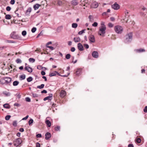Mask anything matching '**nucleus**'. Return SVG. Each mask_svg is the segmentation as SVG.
Returning <instances> with one entry per match:
<instances>
[{
	"label": "nucleus",
	"mask_w": 147,
	"mask_h": 147,
	"mask_svg": "<svg viewBox=\"0 0 147 147\" xmlns=\"http://www.w3.org/2000/svg\"><path fill=\"white\" fill-rule=\"evenodd\" d=\"M25 100L26 101L28 102H30L31 101V99L30 98L28 97H27L26 98Z\"/></svg>",
	"instance_id": "nucleus-45"
},
{
	"label": "nucleus",
	"mask_w": 147,
	"mask_h": 147,
	"mask_svg": "<svg viewBox=\"0 0 147 147\" xmlns=\"http://www.w3.org/2000/svg\"><path fill=\"white\" fill-rule=\"evenodd\" d=\"M136 142L137 143H139L141 142V140L140 138H138L136 140Z\"/></svg>",
	"instance_id": "nucleus-53"
},
{
	"label": "nucleus",
	"mask_w": 147,
	"mask_h": 147,
	"mask_svg": "<svg viewBox=\"0 0 147 147\" xmlns=\"http://www.w3.org/2000/svg\"><path fill=\"white\" fill-rule=\"evenodd\" d=\"M36 147H40V145L38 142H37L36 144Z\"/></svg>",
	"instance_id": "nucleus-62"
},
{
	"label": "nucleus",
	"mask_w": 147,
	"mask_h": 147,
	"mask_svg": "<svg viewBox=\"0 0 147 147\" xmlns=\"http://www.w3.org/2000/svg\"><path fill=\"white\" fill-rule=\"evenodd\" d=\"M40 6V5L38 3H36L33 6V8L34 10H36L38 9Z\"/></svg>",
	"instance_id": "nucleus-15"
},
{
	"label": "nucleus",
	"mask_w": 147,
	"mask_h": 147,
	"mask_svg": "<svg viewBox=\"0 0 147 147\" xmlns=\"http://www.w3.org/2000/svg\"><path fill=\"white\" fill-rule=\"evenodd\" d=\"M84 46L85 48H86V49H88L89 47V46L88 45L86 44H84Z\"/></svg>",
	"instance_id": "nucleus-50"
},
{
	"label": "nucleus",
	"mask_w": 147,
	"mask_h": 147,
	"mask_svg": "<svg viewBox=\"0 0 147 147\" xmlns=\"http://www.w3.org/2000/svg\"><path fill=\"white\" fill-rule=\"evenodd\" d=\"M46 47L47 48H50V49L51 50H53L54 49V48L52 46H47V45L46 46Z\"/></svg>",
	"instance_id": "nucleus-48"
},
{
	"label": "nucleus",
	"mask_w": 147,
	"mask_h": 147,
	"mask_svg": "<svg viewBox=\"0 0 147 147\" xmlns=\"http://www.w3.org/2000/svg\"><path fill=\"white\" fill-rule=\"evenodd\" d=\"M88 38L90 42L94 43L95 42V38L93 35H90Z\"/></svg>",
	"instance_id": "nucleus-6"
},
{
	"label": "nucleus",
	"mask_w": 147,
	"mask_h": 147,
	"mask_svg": "<svg viewBox=\"0 0 147 147\" xmlns=\"http://www.w3.org/2000/svg\"><path fill=\"white\" fill-rule=\"evenodd\" d=\"M55 72L56 73V75L57 74L58 76H61V77H67L70 74V73H67V75H61L59 72L57 71H55Z\"/></svg>",
	"instance_id": "nucleus-18"
},
{
	"label": "nucleus",
	"mask_w": 147,
	"mask_h": 147,
	"mask_svg": "<svg viewBox=\"0 0 147 147\" xmlns=\"http://www.w3.org/2000/svg\"><path fill=\"white\" fill-rule=\"evenodd\" d=\"M3 94H4L6 96H10L11 95V94L10 92H7L6 91L3 92Z\"/></svg>",
	"instance_id": "nucleus-20"
},
{
	"label": "nucleus",
	"mask_w": 147,
	"mask_h": 147,
	"mask_svg": "<svg viewBox=\"0 0 147 147\" xmlns=\"http://www.w3.org/2000/svg\"><path fill=\"white\" fill-rule=\"evenodd\" d=\"M41 93H47V91L45 90H43L41 91Z\"/></svg>",
	"instance_id": "nucleus-63"
},
{
	"label": "nucleus",
	"mask_w": 147,
	"mask_h": 147,
	"mask_svg": "<svg viewBox=\"0 0 147 147\" xmlns=\"http://www.w3.org/2000/svg\"><path fill=\"white\" fill-rule=\"evenodd\" d=\"M71 4L73 5L76 6L78 4V2L76 0H73L71 1Z\"/></svg>",
	"instance_id": "nucleus-19"
},
{
	"label": "nucleus",
	"mask_w": 147,
	"mask_h": 147,
	"mask_svg": "<svg viewBox=\"0 0 147 147\" xmlns=\"http://www.w3.org/2000/svg\"><path fill=\"white\" fill-rule=\"evenodd\" d=\"M75 50V49L74 47H72L71 49V51L72 52H74Z\"/></svg>",
	"instance_id": "nucleus-57"
},
{
	"label": "nucleus",
	"mask_w": 147,
	"mask_h": 147,
	"mask_svg": "<svg viewBox=\"0 0 147 147\" xmlns=\"http://www.w3.org/2000/svg\"><path fill=\"white\" fill-rule=\"evenodd\" d=\"M20 78H21L22 80H24L26 78V76L25 74L21 75L20 76Z\"/></svg>",
	"instance_id": "nucleus-33"
},
{
	"label": "nucleus",
	"mask_w": 147,
	"mask_h": 147,
	"mask_svg": "<svg viewBox=\"0 0 147 147\" xmlns=\"http://www.w3.org/2000/svg\"><path fill=\"white\" fill-rule=\"evenodd\" d=\"M92 56L95 58H97L98 57V53L96 51H94L92 53Z\"/></svg>",
	"instance_id": "nucleus-12"
},
{
	"label": "nucleus",
	"mask_w": 147,
	"mask_h": 147,
	"mask_svg": "<svg viewBox=\"0 0 147 147\" xmlns=\"http://www.w3.org/2000/svg\"><path fill=\"white\" fill-rule=\"evenodd\" d=\"M74 40L75 42H79L80 40V39L79 37H75L74 39Z\"/></svg>",
	"instance_id": "nucleus-23"
},
{
	"label": "nucleus",
	"mask_w": 147,
	"mask_h": 147,
	"mask_svg": "<svg viewBox=\"0 0 147 147\" xmlns=\"http://www.w3.org/2000/svg\"><path fill=\"white\" fill-rule=\"evenodd\" d=\"M112 8L114 10H117L120 8V5L116 2L111 5Z\"/></svg>",
	"instance_id": "nucleus-5"
},
{
	"label": "nucleus",
	"mask_w": 147,
	"mask_h": 147,
	"mask_svg": "<svg viewBox=\"0 0 147 147\" xmlns=\"http://www.w3.org/2000/svg\"><path fill=\"white\" fill-rule=\"evenodd\" d=\"M36 30V28L35 27H33L31 30V31L32 33L35 32Z\"/></svg>",
	"instance_id": "nucleus-40"
},
{
	"label": "nucleus",
	"mask_w": 147,
	"mask_h": 147,
	"mask_svg": "<svg viewBox=\"0 0 147 147\" xmlns=\"http://www.w3.org/2000/svg\"><path fill=\"white\" fill-rule=\"evenodd\" d=\"M3 107L4 108H6V109H9L10 108V107L9 105L8 104H5L3 105Z\"/></svg>",
	"instance_id": "nucleus-26"
},
{
	"label": "nucleus",
	"mask_w": 147,
	"mask_h": 147,
	"mask_svg": "<svg viewBox=\"0 0 147 147\" xmlns=\"http://www.w3.org/2000/svg\"><path fill=\"white\" fill-rule=\"evenodd\" d=\"M5 18L7 20H10L11 18V17L10 15L7 14L5 16Z\"/></svg>",
	"instance_id": "nucleus-29"
},
{
	"label": "nucleus",
	"mask_w": 147,
	"mask_h": 147,
	"mask_svg": "<svg viewBox=\"0 0 147 147\" xmlns=\"http://www.w3.org/2000/svg\"><path fill=\"white\" fill-rule=\"evenodd\" d=\"M41 74L42 76H44L45 74V72L44 71H42L41 72Z\"/></svg>",
	"instance_id": "nucleus-60"
},
{
	"label": "nucleus",
	"mask_w": 147,
	"mask_h": 147,
	"mask_svg": "<svg viewBox=\"0 0 147 147\" xmlns=\"http://www.w3.org/2000/svg\"><path fill=\"white\" fill-rule=\"evenodd\" d=\"M71 57V55L69 54H67L65 55V58L67 59H69Z\"/></svg>",
	"instance_id": "nucleus-34"
},
{
	"label": "nucleus",
	"mask_w": 147,
	"mask_h": 147,
	"mask_svg": "<svg viewBox=\"0 0 147 147\" xmlns=\"http://www.w3.org/2000/svg\"><path fill=\"white\" fill-rule=\"evenodd\" d=\"M145 50L144 49H137L136 50V51L138 53H141L145 51Z\"/></svg>",
	"instance_id": "nucleus-24"
},
{
	"label": "nucleus",
	"mask_w": 147,
	"mask_h": 147,
	"mask_svg": "<svg viewBox=\"0 0 147 147\" xmlns=\"http://www.w3.org/2000/svg\"><path fill=\"white\" fill-rule=\"evenodd\" d=\"M29 60L30 62H32V63H34L35 61V59L32 58H30L29 59Z\"/></svg>",
	"instance_id": "nucleus-38"
},
{
	"label": "nucleus",
	"mask_w": 147,
	"mask_h": 147,
	"mask_svg": "<svg viewBox=\"0 0 147 147\" xmlns=\"http://www.w3.org/2000/svg\"><path fill=\"white\" fill-rule=\"evenodd\" d=\"M45 139L48 140L51 137V134L50 133L47 132L45 134Z\"/></svg>",
	"instance_id": "nucleus-10"
},
{
	"label": "nucleus",
	"mask_w": 147,
	"mask_h": 147,
	"mask_svg": "<svg viewBox=\"0 0 147 147\" xmlns=\"http://www.w3.org/2000/svg\"><path fill=\"white\" fill-rule=\"evenodd\" d=\"M29 116L28 115H27L26 117L23 118L22 119V120H26L28 118V117Z\"/></svg>",
	"instance_id": "nucleus-55"
},
{
	"label": "nucleus",
	"mask_w": 147,
	"mask_h": 147,
	"mask_svg": "<svg viewBox=\"0 0 147 147\" xmlns=\"http://www.w3.org/2000/svg\"><path fill=\"white\" fill-rule=\"evenodd\" d=\"M19 83V82L18 81H15L13 82V85L14 86H17Z\"/></svg>",
	"instance_id": "nucleus-25"
},
{
	"label": "nucleus",
	"mask_w": 147,
	"mask_h": 147,
	"mask_svg": "<svg viewBox=\"0 0 147 147\" xmlns=\"http://www.w3.org/2000/svg\"><path fill=\"white\" fill-rule=\"evenodd\" d=\"M22 142V140L20 138H18L14 141V145L17 146H18Z\"/></svg>",
	"instance_id": "nucleus-4"
},
{
	"label": "nucleus",
	"mask_w": 147,
	"mask_h": 147,
	"mask_svg": "<svg viewBox=\"0 0 147 147\" xmlns=\"http://www.w3.org/2000/svg\"><path fill=\"white\" fill-rule=\"evenodd\" d=\"M36 137L37 138H40L42 137V135L40 134H38L36 135Z\"/></svg>",
	"instance_id": "nucleus-51"
},
{
	"label": "nucleus",
	"mask_w": 147,
	"mask_h": 147,
	"mask_svg": "<svg viewBox=\"0 0 147 147\" xmlns=\"http://www.w3.org/2000/svg\"><path fill=\"white\" fill-rule=\"evenodd\" d=\"M53 96V94H49V95L48 96L45 98H44L43 100L44 101H46L47 100H51L52 99Z\"/></svg>",
	"instance_id": "nucleus-7"
},
{
	"label": "nucleus",
	"mask_w": 147,
	"mask_h": 147,
	"mask_svg": "<svg viewBox=\"0 0 147 147\" xmlns=\"http://www.w3.org/2000/svg\"><path fill=\"white\" fill-rule=\"evenodd\" d=\"M17 125V122L16 121H14L13 123V125L14 126H16Z\"/></svg>",
	"instance_id": "nucleus-64"
},
{
	"label": "nucleus",
	"mask_w": 147,
	"mask_h": 147,
	"mask_svg": "<svg viewBox=\"0 0 147 147\" xmlns=\"http://www.w3.org/2000/svg\"><path fill=\"white\" fill-rule=\"evenodd\" d=\"M56 75V73L55 72V71L52 73H50L49 74V76L50 77H52L53 76H55Z\"/></svg>",
	"instance_id": "nucleus-28"
},
{
	"label": "nucleus",
	"mask_w": 147,
	"mask_h": 147,
	"mask_svg": "<svg viewBox=\"0 0 147 147\" xmlns=\"http://www.w3.org/2000/svg\"><path fill=\"white\" fill-rule=\"evenodd\" d=\"M132 33L130 32L127 34L125 36V38L124 42L126 43H130L132 39Z\"/></svg>",
	"instance_id": "nucleus-2"
},
{
	"label": "nucleus",
	"mask_w": 147,
	"mask_h": 147,
	"mask_svg": "<svg viewBox=\"0 0 147 147\" xmlns=\"http://www.w3.org/2000/svg\"><path fill=\"white\" fill-rule=\"evenodd\" d=\"M15 0H11L10 1V3L12 5H13L15 3Z\"/></svg>",
	"instance_id": "nucleus-56"
},
{
	"label": "nucleus",
	"mask_w": 147,
	"mask_h": 147,
	"mask_svg": "<svg viewBox=\"0 0 147 147\" xmlns=\"http://www.w3.org/2000/svg\"><path fill=\"white\" fill-rule=\"evenodd\" d=\"M16 62L17 63H19L22 62V61L20 59H18L16 60Z\"/></svg>",
	"instance_id": "nucleus-47"
},
{
	"label": "nucleus",
	"mask_w": 147,
	"mask_h": 147,
	"mask_svg": "<svg viewBox=\"0 0 147 147\" xmlns=\"http://www.w3.org/2000/svg\"><path fill=\"white\" fill-rule=\"evenodd\" d=\"M22 35L24 36H25L26 34V32L25 30H24L22 32Z\"/></svg>",
	"instance_id": "nucleus-46"
},
{
	"label": "nucleus",
	"mask_w": 147,
	"mask_h": 147,
	"mask_svg": "<svg viewBox=\"0 0 147 147\" xmlns=\"http://www.w3.org/2000/svg\"><path fill=\"white\" fill-rule=\"evenodd\" d=\"M33 119H31L29 120L28 121V124L30 125H32V124L33 123Z\"/></svg>",
	"instance_id": "nucleus-35"
},
{
	"label": "nucleus",
	"mask_w": 147,
	"mask_h": 147,
	"mask_svg": "<svg viewBox=\"0 0 147 147\" xmlns=\"http://www.w3.org/2000/svg\"><path fill=\"white\" fill-rule=\"evenodd\" d=\"M11 8L9 6H7L6 8V10L7 11H10Z\"/></svg>",
	"instance_id": "nucleus-54"
},
{
	"label": "nucleus",
	"mask_w": 147,
	"mask_h": 147,
	"mask_svg": "<svg viewBox=\"0 0 147 147\" xmlns=\"http://www.w3.org/2000/svg\"><path fill=\"white\" fill-rule=\"evenodd\" d=\"M60 127L59 126H57L55 128V130L56 131H60Z\"/></svg>",
	"instance_id": "nucleus-41"
},
{
	"label": "nucleus",
	"mask_w": 147,
	"mask_h": 147,
	"mask_svg": "<svg viewBox=\"0 0 147 147\" xmlns=\"http://www.w3.org/2000/svg\"><path fill=\"white\" fill-rule=\"evenodd\" d=\"M101 26L99 28L98 34L100 36H103V35L105 33L106 28L103 22L101 23Z\"/></svg>",
	"instance_id": "nucleus-1"
},
{
	"label": "nucleus",
	"mask_w": 147,
	"mask_h": 147,
	"mask_svg": "<svg viewBox=\"0 0 147 147\" xmlns=\"http://www.w3.org/2000/svg\"><path fill=\"white\" fill-rule=\"evenodd\" d=\"M85 29L82 30L81 31L79 32L78 33V34L79 35H81L83 33H84L85 32Z\"/></svg>",
	"instance_id": "nucleus-36"
},
{
	"label": "nucleus",
	"mask_w": 147,
	"mask_h": 147,
	"mask_svg": "<svg viewBox=\"0 0 147 147\" xmlns=\"http://www.w3.org/2000/svg\"><path fill=\"white\" fill-rule=\"evenodd\" d=\"M24 69L26 71H27L29 73H31L32 71V69L31 67L26 66L24 68Z\"/></svg>",
	"instance_id": "nucleus-13"
},
{
	"label": "nucleus",
	"mask_w": 147,
	"mask_h": 147,
	"mask_svg": "<svg viewBox=\"0 0 147 147\" xmlns=\"http://www.w3.org/2000/svg\"><path fill=\"white\" fill-rule=\"evenodd\" d=\"M5 81L6 85L7 84L11 81V79L10 77H5Z\"/></svg>",
	"instance_id": "nucleus-11"
},
{
	"label": "nucleus",
	"mask_w": 147,
	"mask_h": 147,
	"mask_svg": "<svg viewBox=\"0 0 147 147\" xmlns=\"http://www.w3.org/2000/svg\"><path fill=\"white\" fill-rule=\"evenodd\" d=\"M7 47L6 46H4L0 47V51H2L3 50L7 48Z\"/></svg>",
	"instance_id": "nucleus-37"
},
{
	"label": "nucleus",
	"mask_w": 147,
	"mask_h": 147,
	"mask_svg": "<svg viewBox=\"0 0 147 147\" xmlns=\"http://www.w3.org/2000/svg\"><path fill=\"white\" fill-rule=\"evenodd\" d=\"M114 30L118 34H121L123 31V28L121 26L117 25L115 27Z\"/></svg>",
	"instance_id": "nucleus-3"
},
{
	"label": "nucleus",
	"mask_w": 147,
	"mask_h": 147,
	"mask_svg": "<svg viewBox=\"0 0 147 147\" xmlns=\"http://www.w3.org/2000/svg\"><path fill=\"white\" fill-rule=\"evenodd\" d=\"M108 26L109 28H112L113 26V24L111 23H109L108 24Z\"/></svg>",
	"instance_id": "nucleus-44"
},
{
	"label": "nucleus",
	"mask_w": 147,
	"mask_h": 147,
	"mask_svg": "<svg viewBox=\"0 0 147 147\" xmlns=\"http://www.w3.org/2000/svg\"><path fill=\"white\" fill-rule=\"evenodd\" d=\"M58 4L59 6H61L63 4V3L62 1L58 0Z\"/></svg>",
	"instance_id": "nucleus-43"
},
{
	"label": "nucleus",
	"mask_w": 147,
	"mask_h": 147,
	"mask_svg": "<svg viewBox=\"0 0 147 147\" xmlns=\"http://www.w3.org/2000/svg\"><path fill=\"white\" fill-rule=\"evenodd\" d=\"M0 82L2 85L5 84L6 85V83L5 77L1 78L0 80Z\"/></svg>",
	"instance_id": "nucleus-22"
},
{
	"label": "nucleus",
	"mask_w": 147,
	"mask_h": 147,
	"mask_svg": "<svg viewBox=\"0 0 147 147\" xmlns=\"http://www.w3.org/2000/svg\"><path fill=\"white\" fill-rule=\"evenodd\" d=\"M82 69L81 68H78L76 69V74L77 76H79L80 74L82 72Z\"/></svg>",
	"instance_id": "nucleus-14"
},
{
	"label": "nucleus",
	"mask_w": 147,
	"mask_h": 147,
	"mask_svg": "<svg viewBox=\"0 0 147 147\" xmlns=\"http://www.w3.org/2000/svg\"><path fill=\"white\" fill-rule=\"evenodd\" d=\"M78 49L80 51L84 50V47L80 43H78L77 45Z\"/></svg>",
	"instance_id": "nucleus-9"
},
{
	"label": "nucleus",
	"mask_w": 147,
	"mask_h": 147,
	"mask_svg": "<svg viewBox=\"0 0 147 147\" xmlns=\"http://www.w3.org/2000/svg\"><path fill=\"white\" fill-rule=\"evenodd\" d=\"M33 78L31 77H29L27 79V80L28 82H30L32 80Z\"/></svg>",
	"instance_id": "nucleus-31"
},
{
	"label": "nucleus",
	"mask_w": 147,
	"mask_h": 147,
	"mask_svg": "<svg viewBox=\"0 0 147 147\" xmlns=\"http://www.w3.org/2000/svg\"><path fill=\"white\" fill-rule=\"evenodd\" d=\"M78 24L77 23H74L72 24V27L73 28H76L78 26Z\"/></svg>",
	"instance_id": "nucleus-30"
},
{
	"label": "nucleus",
	"mask_w": 147,
	"mask_h": 147,
	"mask_svg": "<svg viewBox=\"0 0 147 147\" xmlns=\"http://www.w3.org/2000/svg\"><path fill=\"white\" fill-rule=\"evenodd\" d=\"M98 25V23L96 22H94L92 24V26L94 27H96Z\"/></svg>",
	"instance_id": "nucleus-52"
},
{
	"label": "nucleus",
	"mask_w": 147,
	"mask_h": 147,
	"mask_svg": "<svg viewBox=\"0 0 147 147\" xmlns=\"http://www.w3.org/2000/svg\"><path fill=\"white\" fill-rule=\"evenodd\" d=\"M19 131L21 132H23L24 131V130L23 128H21L19 129Z\"/></svg>",
	"instance_id": "nucleus-61"
},
{
	"label": "nucleus",
	"mask_w": 147,
	"mask_h": 147,
	"mask_svg": "<svg viewBox=\"0 0 147 147\" xmlns=\"http://www.w3.org/2000/svg\"><path fill=\"white\" fill-rule=\"evenodd\" d=\"M11 117V116L9 115H7L5 117V119L6 120H9Z\"/></svg>",
	"instance_id": "nucleus-39"
},
{
	"label": "nucleus",
	"mask_w": 147,
	"mask_h": 147,
	"mask_svg": "<svg viewBox=\"0 0 147 147\" xmlns=\"http://www.w3.org/2000/svg\"><path fill=\"white\" fill-rule=\"evenodd\" d=\"M32 11V8L29 7L28 8L26 12V14L27 15H28L30 14Z\"/></svg>",
	"instance_id": "nucleus-17"
},
{
	"label": "nucleus",
	"mask_w": 147,
	"mask_h": 147,
	"mask_svg": "<svg viewBox=\"0 0 147 147\" xmlns=\"http://www.w3.org/2000/svg\"><path fill=\"white\" fill-rule=\"evenodd\" d=\"M144 111L145 113H147V106L145 107L144 109Z\"/></svg>",
	"instance_id": "nucleus-59"
},
{
	"label": "nucleus",
	"mask_w": 147,
	"mask_h": 147,
	"mask_svg": "<svg viewBox=\"0 0 147 147\" xmlns=\"http://www.w3.org/2000/svg\"><path fill=\"white\" fill-rule=\"evenodd\" d=\"M42 68L41 65H38L37 67V69H41Z\"/></svg>",
	"instance_id": "nucleus-58"
},
{
	"label": "nucleus",
	"mask_w": 147,
	"mask_h": 147,
	"mask_svg": "<svg viewBox=\"0 0 147 147\" xmlns=\"http://www.w3.org/2000/svg\"><path fill=\"white\" fill-rule=\"evenodd\" d=\"M45 85L43 84H41L40 86H37V88L39 89H42L44 87Z\"/></svg>",
	"instance_id": "nucleus-32"
},
{
	"label": "nucleus",
	"mask_w": 147,
	"mask_h": 147,
	"mask_svg": "<svg viewBox=\"0 0 147 147\" xmlns=\"http://www.w3.org/2000/svg\"><path fill=\"white\" fill-rule=\"evenodd\" d=\"M66 95V92L64 90H62L61 91L60 94V96L61 97L63 98Z\"/></svg>",
	"instance_id": "nucleus-16"
},
{
	"label": "nucleus",
	"mask_w": 147,
	"mask_h": 147,
	"mask_svg": "<svg viewBox=\"0 0 147 147\" xmlns=\"http://www.w3.org/2000/svg\"><path fill=\"white\" fill-rule=\"evenodd\" d=\"M10 37L11 38L14 39H16L17 38V36L14 35V33H12L10 35Z\"/></svg>",
	"instance_id": "nucleus-27"
},
{
	"label": "nucleus",
	"mask_w": 147,
	"mask_h": 147,
	"mask_svg": "<svg viewBox=\"0 0 147 147\" xmlns=\"http://www.w3.org/2000/svg\"><path fill=\"white\" fill-rule=\"evenodd\" d=\"M32 96L34 98H36L38 97V95L36 93H32Z\"/></svg>",
	"instance_id": "nucleus-42"
},
{
	"label": "nucleus",
	"mask_w": 147,
	"mask_h": 147,
	"mask_svg": "<svg viewBox=\"0 0 147 147\" xmlns=\"http://www.w3.org/2000/svg\"><path fill=\"white\" fill-rule=\"evenodd\" d=\"M7 42L11 43H15L16 42L14 41L11 40H7Z\"/></svg>",
	"instance_id": "nucleus-49"
},
{
	"label": "nucleus",
	"mask_w": 147,
	"mask_h": 147,
	"mask_svg": "<svg viewBox=\"0 0 147 147\" xmlns=\"http://www.w3.org/2000/svg\"><path fill=\"white\" fill-rule=\"evenodd\" d=\"M45 123L48 127H49L51 126V122L49 120L46 119Z\"/></svg>",
	"instance_id": "nucleus-21"
},
{
	"label": "nucleus",
	"mask_w": 147,
	"mask_h": 147,
	"mask_svg": "<svg viewBox=\"0 0 147 147\" xmlns=\"http://www.w3.org/2000/svg\"><path fill=\"white\" fill-rule=\"evenodd\" d=\"M98 5L97 2L96 1L93 2L91 5V7L94 8H96L98 7Z\"/></svg>",
	"instance_id": "nucleus-8"
}]
</instances>
